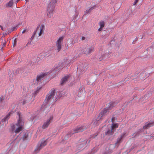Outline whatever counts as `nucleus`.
Segmentation results:
<instances>
[{
  "label": "nucleus",
  "instance_id": "473e14b6",
  "mask_svg": "<svg viewBox=\"0 0 154 154\" xmlns=\"http://www.w3.org/2000/svg\"><path fill=\"white\" fill-rule=\"evenodd\" d=\"M79 68H80V69H82V71H81V72H82L83 73L85 71V69H84V66H81V67H79Z\"/></svg>",
  "mask_w": 154,
  "mask_h": 154
},
{
  "label": "nucleus",
  "instance_id": "c9c22d12",
  "mask_svg": "<svg viewBox=\"0 0 154 154\" xmlns=\"http://www.w3.org/2000/svg\"><path fill=\"white\" fill-rule=\"evenodd\" d=\"M139 0H135V1L133 3V5H135L137 3Z\"/></svg>",
  "mask_w": 154,
  "mask_h": 154
},
{
  "label": "nucleus",
  "instance_id": "5701e85b",
  "mask_svg": "<svg viewBox=\"0 0 154 154\" xmlns=\"http://www.w3.org/2000/svg\"><path fill=\"white\" fill-rule=\"evenodd\" d=\"M99 25L100 28L98 29V30L100 31L102 30V28L104 26V22L103 21H101L99 23Z\"/></svg>",
  "mask_w": 154,
  "mask_h": 154
},
{
  "label": "nucleus",
  "instance_id": "4c0bfd02",
  "mask_svg": "<svg viewBox=\"0 0 154 154\" xmlns=\"http://www.w3.org/2000/svg\"><path fill=\"white\" fill-rule=\"evenodd\" d=\"M115 120V118L114 117H112L111 119V121L112 122V123Z\"/></svg>",
  "mask_w": 154,
  "mask_h": 154
},
{
  "label": "nucleus",
  "instance_id": "2eb2a0df",
  "mask_svg": "<svg viewBox=\"0 0 154 154\" xmlns=\"http://www.w3.org/2000/svg\"><path fill=\"white\" fill-rule=\"evenodd\" d=\"M54 10V9L48 8L47 16L48 18H51L53 16V12Z\"/></svg>",
  "mask_w": 154,
  "mask_h": 154
},
{
  "label": "nucleus",
  "instance_id": "393cba45",
  "mask_svg": "<svg viewBox=\"0 0 154 154\" xmlns=\"http://www.w3.org/2000/svg\"><path fill=\"white\" fill-rule=\"evenodd\" d=\"M126 134V133H125V132H124L123 134H122L121 135V137L119 138L118 139L117 143H119L120 142V141H121V139L123 137L126 136V135H125Z\"/></svg>",
  "mask_w": 154,
  "mask_h": 154
},
{
  "label": "nucleus",
  "instance_id": "72a5a7b5",
  "mask_svg": "<svg viewBox=\"0 0 154 154\" xmlns=\"http://www.w3.org/2000/svg\"><path fill=\"white\" fill-rule=\"evenodd\" d=\"M90 12H91V11L89 9H88L86 10V11L85 12V14H88Z\"/></svg>",
  "mask_w": 154,
  "mask_h": 154
},
{
  "label": "nucleus",
  "instance_id": "49530a36",
  "mask_svg": "<svg viewBox=\"0 0 154 154\" xmlns=\"http://www.w3.org/2000/svg\"><path fill=\"white\" fill-rule=\"evenodd\" d=\"M26 2H28V0H25Z\"/></svg>",
  "mask_w": 154,
  "mask_h": 154
},
{
  "label": "nucleus",
  "instance_id": "e433bc0d",
  "mask_svg": "<svg viewBox=\"0 0 154 154\" xmlns=\"http://www.w3.org/2000/svg\"><path fill=\"white\" fill-rule=\"evenodd\" d=\"M94 8H95V6H94L92 7L91 8H89L91 11H92V10Z\"/></svg>",
  "mask_w": 154,
  "mask_h": 154
},
{
  "label": "nucleus",
  "instance_id": "c756f323",
  "mask_svg": "<svg viewBox=\"0 0 154 154\" xmlns=\"http://www.w3.org/2000/svg\"><path fill=\"white\" fill-rule=\"evenodd\" d=\"M6 41H4V42H3V43L2 44V47L0 49V50L2 51H3V48L5 46L6 44Z\"/></svg>",
  "mask_w": 154,
  "mask_h": 154
},
{
  "label": "nucleus",
  "instance_id": "f704fd0d",
  "mask_svg": "<svg viewBox=\"0 0 154 154\" xmlns=\"http://www.w3.org/2000/svg\"><path fill=\"white\" fill-rule=\"evenodd\" d=\"M17 44V41L16 39H15L14 41L13 47H14Z\"/></svg>",
  "mask_w": 154,
  "mask_h": 154
},
{
  "label": "nucleus",
  "instance_id": "bb28decb",
  "mask_svg": "<svg viewBox=\"0 0 154 154\" xmlns=\"http://www.w3.org/2000/svg\"><path fill=\"white\" fill-rule=\"evenodd\" d=\"M41 88V87H39L37 88V89L33 93V94L35 96L37 95V94H38L39 92V91L40 90V89Z\"/></svg>",
  "mask_w": 154,
  "mask_h": 154
},
{
  "label": "nucleus",
  "instance_id": "39448f33",
  "mask_svg": "<svg viewBox=\"0 0 154 154\" xmlns=\"http://www.w3.org/2000/svg\"><path fill=\"white\" fill-rule=\"evenodd\" d=\"M31 98L32 97L30 94H27L26 96L24 97L21 100H20L19 103L22 105H24L29 101Z\"/></svg>",
  "mask_w": 154,
  "mask_h": 154
},
{
  "label": "nucleus",
  "instance_id": "dca6fc26",
  "mask_svg": "<svg viewBox=\"0 0 154 154\" xmlns=\"http://www.w3.org/2000/svg\"><path fill=\"white\" fill-rule=\"evenodd\" d=\"M102 120H103V119H100V117L98 116L97 119L93 120L92 123L94 125H97L99 124L100 121Z\"/></svg>",
  "mask_w": 154,
  "mask_h": 154
},
{
  "label": "nucleus",
  "instance_id": "a18cd8bd",
  "mask_svg": "<svg viewBox=\"0 0 154 154\" xmlns=\"http://www.w3.org/2000/svg\"><path fill=\"white\" fill-rule=\"evenodd\" d=\"M86 66H87V65H86H86H85V68L86 67Z\"/></svg>",
  "mask_w": 154,
  "mask_h": 154
},
{
  "label": "nucleus",
  "instance_id": "7ed1b4c3",
  "mask_svg": "<svg viewBox=\"0 0 154 154\" xmlns=\"http://www.w3.org/2000/svg\"><path fill=\"white\" fill-rule=\"evenodd\" d=\"M84 126H79L75 128L73 131L69 132L65 137V139H67L68 137H70L71 135L76 133H79L85 129Z\"/></svg>",
  "mask_w": 154,
  "mask_h": 154
},
{
  "label": "nucleus",
  "instance_id": "37998d69",
  "mask_svg": "<svg viewBox=\"0 0 154 154\" xmlns=\"http://www.w3.org/2000/svg\"><path fill=\"white\" fill-rule=\"evenodd\" d=\"M0 27H1V28H2V30H3V28H2V27L1 25H0Z\"/></svg>",
  "mask_w": 154,
  "mask_h": 154
},
{
  "label": "nucleus",
  "instance_id": "423d86ee",
  "mask_svg": "<svg viewBox=\"0 0 154 154\" xmlns=\"http://www.w3.org/2000/svg\"><path fill=\"white\" fill-rule=\"evenodd\" d=\"M94 50V47L91 46L90 47H87L82 49V52L83 53L86 54V55H88L93 52Z\"/></svg>",
  "mask_w": 154,
  "mask_h": 154
},
{
  "label": "nucleus",
  "instance_id": "f3484780",
  "mask_svg": "<svg viewBox=\"0 0 154 154\" xmlns=\"http://www.w3.org/2000/svg\"><path fill=\"white\" fill-rule=\"evenodd\" d=\"M46 74L42 73L37 76L36 80L38 82H40L43 79L44 77L46 75Z\"/></svg>",
  "mask_w": 154,
  "mask_h": 154
},
{
  "label": "nucleus",
  "instance_id": "20e7f679",
  "mask_svg": "<svg viewBox=\"0 0 154 154\" xmlns=\"http://www.w3.org/2000/svg\"><path fill=\"white\" fill-rule=\"evenodd\" d=\"M118 127V124L114 122H112L111 125V128L108 130L106 133V134H112L116 128H117Z\"/></svg>",
  "mask_w": 154,
  "mask_h": 154
},
{
  "label": "nucleus",
  "instance_id": "f8f14e48",
  "mask_svg": "<svg viewBox=\"0 0 154 154\" xmlns=\"http://www.w3.org/2000/svg\"><path fill=\"white\" fill-rule=\"evenodd\" d=\"M11 114V112H9L5 117L2 119V121L0 122V123L4 125H6L8 123L7 121L9 118Z\"/></svg>",
  "mask_w": 154,
  "mask_h": 154
},
{
  "label": "nucleus",
  "instance_id": "58836bf2",
  "mask_svg": "<svg viewBox=\"0 0 154 154\" xmlns=\"http://www.w3.org/2000/svg\"><path fill=\"white\" fill-rule=\"evenodd\" d=\"M16 29H17L16 27H13V28H12V31L15 30H16Z\"/></svg>",
  "mask_w": 154,
  "mask_h": 154
},
{
  "label": "nucleus",
  "instance_id": "ddd939ff",
  "mask_svg": "<svg viewBox=\"0 0 154 154\" xmlns=\"http://www.w3.org/2000/svg\"><path fill=\"white\" fill-rule=\"evenodd\" d=\"M108 110L109 109L108 108H105L99 114V116L100 117V119H103V118H104L105 115L106 113Z\"/></svg>",
  "mask_w": 154,
  "mask_h": 154
},
{
  "label": "nucleus",
  "instance_id": "a878e982",
  "mask_svg": "<svg viewBox=\"0 0 154 154\" xmlns=\"http://www.w3.org/2000/svg\"><path fill=\"white\" fill-rule=\"evenodd\" d=\"M98 150L97 147L95 146L91 150V154H93L94 153H96V152Z\"/></svg>",
  "mask_w": 154,
  "mask_h": 154
},
{
  "label": "nucleus",
  "instance_id": "6e6552de",
  "mask_svg": "<svg viewBox=\"0 0 154 154\" xmlns=\"http://www.w3.org/2000/svg\"><path fill=\"white\" fill-rule=\"evenodd\" d=\"M63 39V37H61L58 39L57 41L56 45L57 46V50L58 52L61 49V45Z\"/></svg>",
  "mask_w": 154,
  "mask_h": 154
},
{
  "label": "nucleus",
  "instance_id": "a211bd4d",
  "mask_svg": "<svg viewBox=\"0 0 154 154\" xmlns=\"http://www.w3.org/2000/svg\"><path fill=\"white\" fill-rule=\"evenodd\" d=\"M154 124H153V123L152 122H147L146 123L145 125L143 126V128L144 129H147L149 128L150 127L154 125Z\"/></svg>",
  "mask_w": 154,
  "mask_h": 154
},
{
  "label": "nucleus",
  "instance_id": "c85d7f7f",
  "mask_svg": "<svg viewBox=\"0 0 154 154\" xmlns=\"http://www.w3.org/2000/svg\"><path fill=\"white\" fill-rule=\"evenodd\" d=\"M35 34H36V32H34V33L33 34V35H32V37H31V38L30 39V42H28L27 43V44H30L31 43V41H32V40H33V39L34 38V36H35Z\"/></svg>",
  "mask_w": 154,
  "mask_h": 154
},
{
  "label": "nucleus",
  "instance_id": "9b49d317",
  "mask_svg": "<svg viewBox=\"0 0 154 154\" xmlns=\"http://www.w3.org/2000/svg\"><path fill=\"white\" fill-rule=\"evenodd\" d=\"M57 2V0H50L48 5V8L54 9Z\"/></svg>",
  "mask_w": 154,
  "mask_h": 154
},
{
  "label": "nucleus",
  "instance_id": "6ab92c4d",
  "mask_svg": "<svg viewBox=\"0 0 154 154\" xmlns=\"http://www.w3.org/2000/svg\"><path fill=\"white\" fill-rule=\"evenodd\" d=\"M65 94V93L64 91H61L59 92L58 93L57 95V97L55 99V100L57 101L58 100L59 98L63 96Z\"/></svg>",
  "mask_w": 154,
  "mask_h": 154
},
{
  "label": "nucleus",
  "instance_id": "1a4fd4ad",
  "mask_svg": "<svg viewBox=\"0 0 154 154\" xmlns=\"http://www.w3.org/2000/svg\"><path fill=\"white\" fill-rule=\"evenodd\" d=\"M45 29L44 26L42 24L41 26H38L35 32H39L38 36H40L44 32V30Z\"/></svg>",
  "mask_w": 154,
  "mask_h": 154
},
{
  "label": "nucleus",
  "instance_id": "2f4dec72",
  "mask_svg": "<svg viewBox=\"0 0 154 154\" xmlns=\"http://www.w3.org/2000/svg\"><path fill=\"white\" fill-rule=\"evenodd\" d=\"M5 98V96H2L0 97V102L2 103V102L3 100H4Z\"/></svg>",
  "mask_w": 154,
  "mask_h": 154
},
{
  "label": "nucleus",
  "instance_id": "7c9ffc66",
  "mask_svg": "<svg viewBox=\"0 0 154 154\" xmlns=\"http://www.w3.org/2000/svg\"><path fill=\"white\" fill-rule=\"evenodd\" d=\"M143 74H144V73H143V72H142V73H141L139 75V77L140 78V79H143L145 78L144 77Z\"/></svg>",
  "mask_w": 154,
  "mask_h": 154
},
{
  "label": "nucleus",
  "instance_id": "f257e3e1",
  "mask_svg": "<svg viewBox=\"0 0 154 154\" xmlns=\"http://www.w3.org/2000/svg\"><path fill=\"white\" fill-rule=\"evenodd\" d=\"M17 115L19 116L18 122L15 125H13L11 126V128L12 131L13 132H14L16 134L19 133L23 129L24 125V122L22 120L20 112H17Z\"/></svg>",
  "mask_w": 154,
  "mask_h": 154
},
{
  "label": "nucleus",
  "instance_id": "9d476101",
  "mask_svg": "<svg viewBox=\"0 0 154 154\" xmlns=\"http://www.w3.org/2000/svg\"><path fill=\"white\" fill-rule=\"evenodd\" d=\"M53 119V116H51L44 123L42 126V128L44 129L47 128L50 123L52 121Z\"/></svg>",
  "mask_w": 154,
  "mask_h": 154
},
{
  "label": "nucleus",
  "instance_id": "c03bdc74",
  "mask_svg": "<svg viewBox=\"0 0 154 154\" xmlns=\"http://www.w3.org/2000/svg\"><path fill=\"white\" fill-rule=\"evenodd\" d=\"M20 0H17V1H16V3H17V2H18L19 1H20Z\"/></svg>",
  "mask_w": 154,
  "mask_h": 154
},
{
  "label": "nucleus",
  "instance_id": "79ce46f5",
  "mask_svg": "<svg viewBox=\"0 0 154 154\" xmlns=\"http://www.w3.org/2000/svg\"><path fill=\"white\" fill-rule=\"evenodd\" d=\"M97 135H95V136L94 137H92L93 138H95L96 136H97Z\"/></svg>",
  "mask_w": 154,
  "mask_h": 154
},
{
  "label": "nucleus",
  "instance_id": "4be33fe9",
  "mask_svg": "<svg viewBox=\"0 0 154 154\" xmlns=\"http://www.w3.org/2000/svg\"><path fill=\"white\" fill-rule=\"evenodd\" d=\"M63 66V63L62 62H60L59 63L57 67H55V69H56V70H59L62 68Z\"/></svg>",
  "mask_w": 154,
  "mask_h": 154
},
{
  "label": "nucleus",
  "instance_id": "ea45409f",
  "mask_svg": "<svg viewBox=\"0 0 154 154\" xmlns=\"http://www.w3.org/2000/svg\"><path fill=\"white\" fill-rule=\"evenodd\" d=\"M85 37H84V36H82V40H85Z\"/></svg>",
  "mask_w": 154,
  "mask_h": 154
},
{
  "label": "nucleus",
  "instance_id": "4468645a",
  "mask_svg": "<svg viewBox=\"0 0 154 154\" xmlns=\"http://www.w3.org/2000/svg\"><path fill=\"white\" fill-rule=\"evenodd\" d=\"M69 76L68 75L65 76L61 79L60 84L61 85H64L67 81Z\"/></svg>",
  "mask_w": 154,
  "mask_h": 154
},
{
  "label": "nucleus",
  "instance_id": "aec40b11",
  "mask_svg": "<svg viewBox=\"0 0 154 154\" xmlns=\"http://www.w3.org/2000/svg\"><path fill=\"white\" fill-rule=\"evenodd\" d=\"M28 133L26 132L23 135V137L20 139V140L23 141L25 140H27L28 137Z\"/></svg>",
  "mask_w": 154,
  "mask_h": 154
},
{
  "label": "nucleus",
  "instance_id": "0eeeda50",
  "mask_svg": "<svg viewBox=\"0 0 154 154\" xmlns=\"http://www.w3.org/2000/svg\"><path fill=\"white\" fill-rule=\"evenodd\" d=\"M46 144L47 141L46 140H42L40 145H38L36 147L34 151L35 153H38V151L40 150V149L45 146Z\"/></svg>",
  "mask_w": 154,
  "mask_h": 154
},
{
  "label": "nucleus",
  "instance_id": "cd10ccee",
  "mask_svg": "<svg viewBox=\"0 0 154 154\" xmlns=\"http://www.w3.org/2000/svg\"><path fill=\"white\" fill-rule=\"evenodd\" d=\"M13 4V1L12 0H11L6 4V6L7 7H11L12 6Z\"/></svg>",
  "mask_w": 154,
  "mask_h": 154
},
{
  "label": "nucleus",
  "instance_id": "b1692460",
  "mask_svg": "<svg viewBox=\"0 0 154 154\" xmlns=\"http://www.w3.org/2000/svg\"><path fill=\"white\" fill-rule=\"evenodd\" d=\"M87 143V141L85 140L84 141H83L82 143H80L79 145V146L78 147V148H82Z\"/></svg>",
  "mask_w": 154,
  "mask_h": 154
},
{
  "label": "nucleus",
  "instance_id": "412c9836",
  "mask_svg": "<svg viewBox=\"0 0 154 154\" xmlns=\"http://www.w3.org/2000/svg\"><path fill=\"white\" fill-rule=\"evenodd\" d=\"M117 104V102H111L109 103V107L108 108L109 109H112L113 107L116 105Z\"/></svg>",
  "mask_w": 154,
  "mask_h": 154
},
{
  "label": "nucleus",
  "instance_id": "f03ea898",
  "mask_svg": "<svg viewBox=\"0 0 154 154\" xmlns=\"http://www.w3.org/2000/svg\"><path fill=\"white\" fill-rule=\"evenodd\" d=\"M55 96V90L53 88L49 91L45 99V100L44 103L42 105V106L43 105L45 106L48 102L51 101L54 97Z\"/></svg>",
  "mask_w": 154,
  "mask_h": 154
},
{
  "label": "nucleus",
  "instance_id": "a19ab883",
  "mask_svg": "<svg viewBox=\"0 0 154 154\" xmlns=\"http://www.w3.org/2000/svg\"><path fill=\"white\" fill-rule=\"evenodd\" d=\"M26 29H24L23 31H22V33L23 34L24 33L26 32Z\"/></svg>",
  "mask_w": 154,
  "mask_h": 154
}]
</instances>
